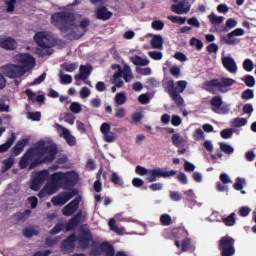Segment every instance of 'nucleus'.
Here are the masks:
<instances>
[{
    "label": "nucleus",
    "instance_id": "obj_21",
    "mask_svg": "<svg viewBox=\"0 0 256 256\" xmlns=\"http://www.w3.org/2000/svg\"><path fill=\"white\" fill-rule=\"evenodd\" d=\"M17 47H19V43H17L15 38L9 36L0 38V49H5V51H15Z\"/></svg>",
    "mask_w": 256,
    "mask_h": 256
},
{
    "label": "nucleus",
    "instance_id": "obj_19",
    "mask_svg": "<svg viewBox=\"0 0 256 256\" xmlns=\"http://www.w3.org/2000/svg\"><path fill=\"white\" fill-rule=\"evenodd\" d=\"M44 188L48 195H55V193L61 189V181L57 180V172L50 175V182H48Z\"/></svg>",
    "mask_w": 256,
    "mask_h": 256
},
{
    "label": "nucleus",
    "instance_id": "obj_35",
    "mask_svg": "<svg viewBox=\"0 0 256 256\" xmlns=\"http://www.w3.org/2000/svg\"><path fill=\"white\" fill-rule=\"evenodd\" d=\"M59 78H60V83L62 85H69L73 83V77L69 74H64L63 70L59 71Z\"/></svg>",
    "mask_w": 256,
    "mask_h": 256
},
{
    "label": "nucleus",
    "instance_id": "obj_31",
    "mask_svg": "<svg viewBox=\"0 0 256 256\" xmlns=\"http://www.w3.org/2000/svg\"><path fill=\"white\" fill-rule=\"evenodd\" d=\"M62 135H63L66 143L70 147H75V145H77V139H75V136L71 135V132L69 131V129L63 128Z\"/></svg>",
    "mask_w": 256,
    "mask_h": 256
},
{
    "label": "nucleus",
    "instance_id": "obj_3",
    "mask_svg": "<svg viewBox=\"0 0 256 256\" xmlns=\"http://www.w3.org/2000/svg\"><path fill=\"white\" fill-rule=\"evenodd\" d=\"M164 88L171 97L172 101H174L178 107L185 106V99L183 96H181V93H184V91L187 89V81L179 80L176 82L175 86V81L168 80L164 83Z\"/></svg>",
    "mask_w": 256,
    "mask_h": 256
},
{
    "label": "nucleus",
    "instance_id": "obj_20",
    "mask_svg": "<svg viewBox=\"0 0 256 256\" xmlns=\"http://www.w3.org/2000/svg\"><path fill=\"white\" fill-rule=\"evenodd\" d=\"M79 203H81L80 196L76 197L74 200H72L70 203H68L62 209V214L65 217H71V215H75V213H77V211H79Z\"/></svg>",
    "mask_w": 256,
    "mask_h": 256
},
{
    "label": "nucleus",
    "instance_id": "obj_4",
    "mask_svg": "<svg viewBox=\"0 0 256 256\" xmlns=\"http://www.w3.org/2000/svg\"><path fill=\"white\" fill-rule=\"evenodd\" d=\"M236 81L233 78H214L211 80H207L203 83L202 89L204 91H207V93H211L212 95H217V92L219 93H227V87H233L235 85Z\"/></svg>",
    "mask_w": 256,
    "mask_h": 256
},
{
    "label": "nucleus",
    "instance_id": "obj_14",
    "mask_svg": "<svg viewBox=\"0 0 256 256\" xmlns=\"http://www.w3.org/2000/svg\"><path fill=\"white\" fill-rule=\"evenodd\" d=\"M175 175H177V170L163 171L161 168H156L149 170L147 181H149V183H155L160 177L167 179V177H175Z\"/></svg>",
    "mask_w": 256,
    "mask_h": 256
},
{
    "label": "nucleus",
    "instance_id": "obj_54",
    "mask_svg": "<svg viewBox=\"0 0 256 256\" xmlns=\"http://www.w3.org/2000/svg\"><path fill=\"white\" fill-rule=\"evenodd\" d=\"M70 111L77 115L78 113H81V111H83V108L78 102H72L70 105Z\"/></svg>",
    "mask_w": 256,
    "mask_h": 256
},
{
    "label": "nucleus",
    "instance_id": "obj_15",
    "mask_svg": "<svg viewBox=\"0 0 256 256\" xmlns=\"http://www.w3.org/2000/svg\"><path fill=\"white\" fill-rule=\"evenodd\" d=\"M243 35H245V30L243 28H236L223 36L221 41H224L225 45H239V43H241V39L236 37H243Z\"/></svg>",
    "mask_w": 256,
    "mask_h": 256
},
{
    "label": "nucleus",
    "instance_id": "obj_24",
    "mask_svg": "<svg viewBox=\"0 0 256 256\" xmlns=\"http://www.w3.org/2000/svg\"><path fill=\"white\" fill-rule=\"evenodd\" d=\"M93 71V66L91 65H81L80 66V73L76 74L74 76V79L76 81H79L80 79L82 81H87V79H89V75H91V72Z\"/></svg>",
    "mask_w": 256,
    "mask_h": 256
},
{
    "label": "nucleus",
    "instance_id": "obj_29",
    "mask_svg": "<svg viewBox=\"0 0 256 256\" xmlns=\"http://www.w3.org/2000/svg\"><path fill=\"white\" fill-rule=\"evenodd\" d=\"M27 145H29V138L21 139L13 147V154L16 156L21 155V153H23V150L25 149V147H27Z\"/></svg>",
    "mask_w": 256,
    "mask_h": 256
},
{
    "label": "nucleus",
    "instance_id": "obj_40",
    "mask_svg": "<svg viewBox=\"0 0 256 256\" xmlns=\"http://www.w3.org/2000/svg\"><path fill=\"white\" fill-rule=\"evenodd\" d=\"M160 223L163 225V227H169L171 223H173V219L171 218V215L169 214H162L160 216Z\"/></svg>",
    "mask_w": 256,
    "mask_h": 256
},
{
    "label": "nucleus",
    "instance_id": "obj_56",
    "mask_svg": "<svg viewBox=\"0 0 256 256\" xmlns=\"http://www.w3.org/2000/svg\"><path fill=\"white\" fill-rule=\"evenodd\" d=\"M191 47H196L198 51H201L203 47V41L197 39V38H191L190 40Z\"/></svg>",
    "mask_w": 256,
    "mask_h": 256
},
{
    "label": "nucleus",
    "instance_id": "obj_53",
    "mask_svg": "<svg viewBox=\"0 0 256 256\" xmlns=\"http://www.w3.org/2000/svg\"><path fill=\"white\" fill-rule=\"evenodd\" d=\"M148 55L154 61H161V59H163V52L150 51V52H148Z\"/></svg>",
    "mask_w": 256,
    "mask_h": 256
},
{
    "label": "nucleus",
    "instance_id": "obj_16",
    "mask_svg": "<svg viewBox=\"0 0 256 256\" xmlns=\"http://www.w3.org/2000/svg\"><path fill=\"white\" fill-rule=\"evenodd\" d=\"M16 61L22 65L20 67H24L26 73L35 67V58L29 53L18 54Z\"/></svg>",
    "mask_w": 256,
    "mask_h": 256
},
{
    "label": "nucleus",
    "instance_id": "obj_7",
    "mask_svg": "<svg viewBox=\"0 0 256 256\" xmlns=\"http://www.w3.org/2000/svg\"><path fill=\"white\" fill-rule=\"evenodd\" d=\"M81 217H83V211H78L65 225L63 223H57L52 230L50 235H59L63 229L66 231H74L81 224Z\"/></svg>",
    "mask_w": 256,
    "mask_h": 256
},
{
    "label": "nucleus",
    "instance_id": "obj_42",
    "mask_svg": "<svg viewBox=\"0 0 256 256\" xmlns=\"http://www.w3.org/2000/svg\"><path fill=\"white\" fill-rule=\"evenodd\" d=\"M15 217H17L18 221H27L31 217V210L27 209L24 212H18Z\"/></svg>",
    "mask_w": 256,
    "mask_h": 256
},
{
    "label": "nucleus",
    "instance_id": "obj_33",
    "mask_svg": "<svg viewBox=\"0 0 256 256\" xmlns=\"http://www.w3.org/2000/svg\"><path fill=\"white\" fill-rule=\"evenodd\" d=\"M150 45L152 46V49H163V36L154 35L150 41Z\"/></svg>",
    "mask_w": 256,
    "mask_h": 256
},
{
    "label": "nucleus",
    "instance_id": "obj_58",
    "mask_svg": "<svg viewBox=\"0 0 256 256\" xmlns=\"http://www.w3.org/2000/svg\"><path fill=\"white\" fill-rule=\"evenodd\" d=\"M244 83L246 87H255V77L251 75H246L244 78Z\"/></svg>",
    "mask_w": 256,
    "mask_h": 256
},
{
    "label": "nucleus",
    "instance_id": "obj_10",
    "mask_svg": "<svg viewBox=\"0 0 256 256\" xmlns=\"http://www.w3.org/2000/svg\"><path fill=\"white\" fill-rule=\"evenodd\" d=\"M1 72L9 79H21L27 70L17 64H6L1 67Z\"/></svg>",
    "mask_w": 256,
    "mask_h": 256
},
{
    "label": "nucleus",
    "instance_id": "obj_8",
    "mask_svg": "<svg viewBox=\"0 0 256 256\" xmlns=\"http://www.w3.org/2000/svg\"><path fill=\"white\" fill-rule=\"evenodd\" d=\"M76 241L78 247L85 251L86 249H91L92 247H97V241L93 239V233L89 229H82L78 236H76Z\"/></svg>",
    "mask_w": 256,
    "mask_h": 256
},
{
    "label": "nucleus",
    "instance_id": "obj_5",
    "mask_svg": "<svg viewBox=\"0 0 256 256\" xmlns=\"http://www.w3.org/2000/svg\"><path fill=\"white\" fill-rule=\"evenodd\" d=\"M34 41L42 49H51L53 47H65V40L55 38L51 33L42 31L34 35Z\"/></svg>",
    "mask_w": 256,
    "mask_h": 256
},
{
    "label": "nucleus",
    "instance_id": "obj_1",
    "mask_svg": "<svg viewBox=\"0 0 256 256\" xmlns=\"http://www.w3.org/2000/svg\"><path fill=\"white\" fill-rule=\"evenodd\" d=\"M52 25L59 29L62 37L68 41H79L89 31L91 20L83 18L77 25V16L72 11H60L52 14L50 19Z\"/></svg>",
    "mask_w": 256,
    "mask_h": 256
},
{
    "label": "nucleus",
    "instance_id": "obj_27",
    "mask_svg": "<svg viewBox=\"0 0 256 256\" xmlns=\"http://www.w3.org/2000/svg\"><path fill=\"white\" fill-rule=\"evenodd\" d=\"M25 95H27L28 99L32 101V103H45V95L41 94L37 96V93L33 92L30 88L25 90Z\"/></svg>",
    "mask_w": 256,
    "mask_h": 256
},
{
    "label": "nucleus",
    "instance_id": "obj_34",
    "mask_svg": "<svg viewBox=\"0 0 256 256\" xmlns=\"http://www.w3.org/2000/svg\"><path fill=\"white\" fill-rule=\"evenodd\" d=\"M210 23L215 27V25H221L225 21V17L216 16L215 13H211L208 16Z\"/></svg>",
    "mask_w": 256,
    "mask_h": 256
},
{
    "label": "nucleus",
    "instance_id": "obj_48",
    "mask_svg": "<svg viewBox=\"0 0 256 256\" xmlns=\"http://www.w3.org/2000/svg\"><path fill=\"white\" fill-rule=\"evenodd\" d=\"M243 187H245V179L241 177L236 178V182L234 183L233 188L236 191H243Z\"/></svg>",
    "mask_w": 256,
    "mask_h": 256
},
{
    "label": "nucleus",
    "instance_id": "obj_11",
    "mask_svg": "<svg viewBox=\"0 0 256 256\" xmlns=\"http://www.w3.org/2000/svg\"><path fill=\"white\" fill-rule=\"evenodd\" d=\"M77 193V189H72L69 192H60L51 199V203L54 207H63V205L71 201Z\"/></svg>",
    "mask_w": 256,
    "mask_h": 256
},
{
    "label": "nucleus",
    "instance_id": "obj_49",
    "mask_svg": "<svg viewBox=\"0 0 256 256\" xmlns=\"http://www.w3.org/2000/svg\"><path fill=\"white\" fill-rule=\"evenodd\" d=\"M110 181L111 183H113L114 185H119L122 186L123 185V180L121 179V177H119V175L117 174V172H112L111 176H110Z\"/></svg>",
    "mask_w": 256,
    "mask_h": 256
},
{
    "label": "nucleus",
    "instance_id": "obj_18",
    "mask_svg": "<svg viewBox=\"0 0 256 256\" xmlns=\"http://www.w3.org/2000/svg\"><path fill=\"white\" fill-rule=\"evenodd\" d=\"M77 242V234H70L65 240L60 244V250L62 253H73L75 251V243Z\"/></svg>",
    "mask_w": 256,
    "mask_h": 256
},
{
    "label": "nucleus",
    "instance_id": "obj_51",
    "mask_svg": "<svg viewBox=\"0 0 256 256\" xmlns=\"http://www.w3.org/2000/svg\"><path fill=\"white\" fill-rule=\"evenodd\" d=\"M193 138L195 141H203L205 139V132L201 128H197L193 133Z\"/></svg>",
    "mask_w": 256,
    "mask_h": 256
},
{
    "label": "nucleus",
    "instance_id": "obj_2",
    "mask_svg": "<svg viewBox=\"0 0 256 256\" xmlns=\"http://www.w3.org/2000/svg\"><path fill=\"white\" fill-rule=\"evenodd\" d=\"M57 157V147L45 146L44 143L38 144L35 147H30L19 161L20 169L29 170L44 165L45 163H53V160ZM32 161V162H31ZM30 163V165H29Z\"/></svg>",
    "mask_w": 256,
    "mask_h": 256
},
{
    "label": "nucleus",
    "instance_id": "obj_44",
    "mask_svg": "<svg viewBox=\"0 0 256 256\" xmlns=\"http://www.w3.org/2000/svg\"><path fill=\"white\" fill-rule=\"evenodd\" d=\"M247 125V118H234L232 120V127H245Z\"/></svg>",
    "mask_w": 256,
    "mask_h": 256
},
{
    "label": "nucleus",
    "instance_id": "obj_55",
    "mask_svg": "<svg viewBox=\"0 0 256 256\" xmlns=\"http://www.w3.org/2000/svg\"><path fill=\"white\" fill-rule=\"evenodd\" d=\"M169 197L172 201H176V202H179L183 199V195L180 194V192L178 191H170Z\"/></svg>",
    "mask_w": 256,
    "mask_h": 256
},
{
    "label": "nucleus",
    "instance_id": "obj_59",
    "mask_svg": "<svg viewBox=\"0 0 256 256\" xmlns=\"http://www.w3.org/2000/svg\"><path fill=\"white\" fill-rule=\"evenodd\" d=\"M64 121L69 125H75V116L69 112L64 114Z\"/></svg>",
    "mask_w": 256,
    "mask_h": 256
},
{
    "label": "nucleus",
    "instance_id": "obj_6",
    "mask_svg": "<svg viewBox=\"0 0 256 256\" xmlns=\"http://www.w3.org/2000/svg\"><path fill=\"white\" fill-rule=\"evenodd\" d=\"M56 179L60 180L62 189L69 191L79 183V174L75 171L56 172Z\"/></svg>",
    "mask_w": 256,
    "mask_h": 256
},
{
    "label": "nucleus",
    "instance_id": "obj_64",
    "mask_svg": "<svg viewBox=\"0 0 256 256\" xmlns=\"http://www.w3.org/2000/svg\"><path fill=\"white\" fill-rule=\"evenodd\" d=\"M28 117L31 121H41V112H30Z\"/></svg>",
    "mask_w": 256,
    "mask_h": 256
},
{
    "label": "nucleus",
    "instance_id": "obj_61",
    "mask_svg": "<svg viewBox=\"0 0 256 256\" xmlns=\"http://www.w3.org/2000/svg\"><path fill=\"white\" fill-rule=\"evenodd\" d=\"M222 139H231L233 136V130L231 128L224 129L220 132Z\"/></svg>",
    "mask_w": 256,
    "mask_h": 256
},
{
    "label": "nucleus",
    "instance_id": "obj_41",
    "mask_svg": "<svg viewBox=\"0 0 256 256\" xmlns=\"http://www.w3.org/2000/svg\"><path fill=\"white\" fill-rule=\"evenodd\" d=\"M114 101L116 105H125L127 103V96L123 92L117 93Z\"/></svg>",
    "mask_w": 256,
    "mask_h": 256
},
{
    "label": "nucleus",
    "instance_id": "obj_23",
    "mask_svg": "<svg viewBox=\"0 0 256 256\" xmlns=\"http://www.w3.org/2000/svg\"><path fill=\"white\" fill-rule=\"evenodd\" d=\"M95 15L99 21H109L113 17V12L109 11L105 6H100L97 8Z\"/></svg>",
    "mask_w": 256,
    "mask_h": 256
},
{
    "label": "nucleus",
    "instance_id": "obj_46",
    "mask_svg": "<svg viewBox=\"0 0 256 256\" xmlns=\"http://www.w3.org/2000/svg\"><path fill=\"white\" fill-rule=\"evenodd\" d=\"M255 97V92L252 89H246L242 92L241 99L249 101Z\"/></svg>",
    "mask_w": 256,
    "mask_h": 256
},
{
    "label": "nucleus",
    "instance_id": "obj_52",
    "mask_svg": "<svg viewBox=\"0 0 256 256\" xmlns=\"http://www.w3.org/2000/svg\"><path fill=\"white\" fill-rule=\"evenodd\" d=\"M103 139L106 143H113L115 142V139H117V135L115 132H108L106 134H103Z\"/></svg>",
    "mask_w": 256,
    "mask_h": 256
},
{
    "label": "nucleus",
    "instance_id": "obj_13",
    "mask_svg": "<svg viewBox=\"0 0 256 256\" xmlns=\"http://www.w3.org/2000/svg\"><path fill=\"white\" fill-rule=\"evenodd\" d=\"M47 179H49V170L44 169L38 171L32 179L30 189H32V191H39V189L43 187V183H45Z\"/></svg>",
    "mask_w": 256,
    "mask_h": 256
},
{
    "label": "nucleus",
    "instance_id": "obj_63",
    "mask_svg": "<svg viewBox=\"0 0 256 256\" xmlns=\"http://www.w3.org/2000/svg\"><path fill=\"white\" fill-rule=\"evenodd\" d=\"M249 213H251V208L247 206L241 207L238 211V215H240V217H248Z\"/></svg>",
    "mask_w": 256,
    "mask_h": 256
},
{
    "label": "nucleus",
    "instance_id": "obj_36",
    "mask_svg": "<svg viewBox=\"0 0 256 256\" xmlns=\"http://www.w3.org/2000/svg\"><path fill=\"white\" fill-rule=\"evenodd\" d=\"M222 223L226 225V227H233L237 223V219L235 218V212H232L228 217L222 218Z\"/></svg>",
    "mask_w": 256,
    "mask_h": 256
},
{
    "label": "nucleus",
    "instance_id": "obj_26",
    "mask_svg": "<svg viewBox=\"0 0 256 256\" xmlns=\"http://www.w3.org/2000/svg\"><path fill=\"white\" fill-rule=\"evenodd\" d=\"M171 11L176 13V15H183V13H189L191 11V6L185 7V2H179L171 6Z\"/></svg>",
    "mask_w": 256,
    "mask_h": 256
},
{
    "label": "nucleus",
    "instance_id": "obj_38",
    "mask_svg": "<svg viewBox=\"0 0 256 256\" xmlns=\"http://www.w3.org/2000/svg\"><path fill=\"white\" fill-rule=\"evenodd\" d=\"M123 79L126 83H129L133 79V72L131 71V67L129 65H124V70L122 72Z\"/></svg>",
    "mask_w": 256,
    "mask_h": 256
},
{
    "label": "nucleus",
    "instance_id": "obj_39",
    "mask_svg": "<svg viewBox=\"0 0 256 256\" xmlns=\"http://www.w3.org/2000/svg\"><path fill=\"white\" fill-rule=\"evenodd\" d=\"M184 194L186 195V201L190 203V205H195V203H197V201H195L197 196H195V192H193L191 189L185 191Z\"/></svg>",
    "mask_w": 256,
    "mask_h": 256
},
{
    "label": "nucleus",
    "instance_id": "obj_47",
    "mask_svg": "<svg viewBox=\"0 0 256 256\" xmlns=\"http://www.w3.org/2000/svg\"><path fill=\"white\" fill-rule=\"evenodd\" d=\"M171 139L174 147H183V137L181 135L174 134Z\"/></svg>",
    "mask_w": 256,
    "mask_h": 256
},
{
    "label": "nucleus",
    "instance_id": "obj_12",
    "mask_svg": "<svg viewBox=\"0 0 256 256\" xmlns=\"http://www.w3.org/2000/svg\"><path fill=\"white\" fill-rule=\"evenodd\" d=\"M101 253H105V256H115V247L109 242H102L99 247H92L89 251L90 256H101Z\"/></svg>",
    "mask_w": 256,
    "mask_h": 256
},
{
    "label": "nucleus",
    "instance_id": "obj_50",
    "mask_svg": "<svg viewBox=\"0 0 256 256\" xmlns=\"http://www.w3.org/2000/svg\"><path fill=\"white\" fill-rule=\"evenodd\" d=\"M220 149L223 153H226V155H231L235 151L231 145L226 143H220Z\"/></svg>",
    "mask_w": 256,
    "mask_h": 256
},
{
    "label": "nucleus",
    "instance_id": "obj_9",
    "mask_svg": "<svg viewBox=\"0 0 256 256\" xmlns=\"http://www.w3.org/2000/svg\"><path fill=\"white\" fill-rule=\"evenodd\" d=\"M218 250L221 256L235 255V238L229 235L221 237L218 241Z\"/></svg>",
    "mask_w": 256,
    "mask_h": 256
},
{
    "label": "nucleus",
    "instance_id": "obj_32",
    "mask_svg": "<svg viewBox=\"0 0 256 256\" xmlns=\"http://www.w3.org/2000/svg\"><path fill=\"white\" fill-rule=\"evenodd\" d=\"M130 61L133 63V65H136V67H147V65H149V60L144 59L139 55L131 57Z\"/></svg>",
    "mask_w": 256,
    "mask_h": 256
},
{
    "label": "nucleus",
    "instance_id": "obj_43",
    "mask_svg": "<svg viewBox=\"0 0 256 256\" xmlns=\"http://www.w3.org/2000/svg\"><path fill=\"white\" fill-rule=\"evenodd\" d=\"M151 27L154 31H163L165 28V22H163V20H154L151 23Z\"/></svg>",
    "mask_w": 256,
    "mask_h": 256
},
{
    "label": "nucleus",
    "instance_id": "obj_60",
    "mask_svg": "<svg viewBox=\"0 0 256 256\" xmlns=\"http://www.w3.org/2000/svg\"><path fill=\"white\" fill-rule=\"evenodd\" d=\"M189 247H191V239L186 238V239L182 240L181 251H183L185 253V252L189 251Z\"/></svg>",
    "mask_w": 256,
    "mask_h": 256
},
{
    "label": "nucleus",
    "instance_id": "obj_25",
    "mask_svg": "<svg viewBox=\"0 0 256 256\" xmlns=\"http://www.w3.org/2000/svg\"><path fill=\"white\" fill-rule=\"evenodd\" d=\"M169 235H172L174 239H183V227H176L172 230L165 229L163 232L164 239H171Z\"/></svg>",
    "mask_w": 256,
    "mask_h": 256
},
{
    "label": "nucleus",
    "instance_id": "obj_45",
    "mask_svg": "<svg viewBox=\"0 0 256 256\" xmlns=\"http://www.w3.org/2000/svg\"><path fill=\"white\" fill-rule=\"evenodd\" d=\"M167 19L172 23H178L179 25H185L187 18L181 16H168Z\"/></svg>",
    "mask_w": 256,
    "mask_h": 256
},
{
    "label": "nucleus",
    "instance_id": "obj_17",
    "mask_svg": "<svg viewBox=\"0 0 256 256\" xmlns=\"http://www.w3.org/2000/svg\"><path fill=\"white\" fill-rule=\"evenodd\" d=\"M210 105L212 107L213 113H217L218 115H225L229 113V109L223 106V98L221 96H214L210 100Z\"/></svg>",
    "mask_w": 256,
    "mask_h": 256
},
{
    "label": "nucleus",
    "instance_id": "obj_22",
    "mask_svg": "<svg viewBox=\"0 0 256 256\" xmlns=\"http://www.w3.org/2000/svg\"><path fill=\"white\" fill-rule=\"evenodd\" d=\"M222 65L229 73H237V62L231 56L222 57Z\"/></svg>",
    "mask_w": 256,
    "mask_h": 256
},
{
    "label": "nucleus",
    "instance_id": "obj_37",
    "mask_svg": "<svg viewBox=\"0 0 256 256\" xmlns=\"http://www.w3.org/2000/svg\"><path fill=\"white\" fill-rule=\"evenodd\" d=\"M61 67L67 73H73V71H77V68L79 67V64L77 62H73V63L65 62V63L61 64Z\"/></svg>",
    "mask_w": 256,
    "mask_h": 256
},
{
    "label": "nucleus",
    "instance_id": "obj_30",
    "mask_svg": "<svg viewBox=\"0 0 256 256\" xmlns=\"http://www.w3.org/2000/svg\"><path fill=\"white\" fill-rule=\"evenodd\" d=\"M237 27V20L233 18H229L226 21V24L222 26V29H216L217 33H229L231 29H235Z\"/></svg>",
    "mask_w": 256,
    "mask_h": 256
},
{
    "label": "nucleus",
    "instance_id": "obj_57",
    "mask_svg": "<svg viewBox=\"0 0 256 256\" xmlns=\"http://www.w3.org/2000/svg\"><path fill=\"white\" fill-rule=\"evenodd\" d=\"M243 69H244V71L251 73V71H253V61L251 59L244 60Z\"/></svg>",
    "mask_w": 256,
    "mask_h": 256
},
{
    "label": "nucleus",
    "instance_id": "obj_28",
    "mask_svg": "<svg viewBox=\"0 0 256 256\" xmlns=\"http://www.w3.org/2000/svg\"><path fill=\"white\" fill-rule=\"evenodd\" d=\"M15 141H17V136L15 135V132H12L11 136L7 138L6 142L0 145V153H7V150L11 149Z\"/></svg>",
    "mask_w": 256,
    "mask_h": 256
},
{
    "label": "nucleus",
    "instance_id": "obj_62",
    "mask_svg": "<svg viewBox=\"0 0 256 256\" xmlns=\"http://www.w3.org/2000/svg\"><path fill=\"white\" fill-rule=\"evenodd\" d=\"M23 235L24 237L31 238L34 237V235H37V231H35L33 228H25L23 230Z\"/></svg>",
    "mask_w": 256,
    "mask_h": 256
}]
</instances>
